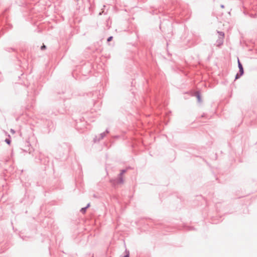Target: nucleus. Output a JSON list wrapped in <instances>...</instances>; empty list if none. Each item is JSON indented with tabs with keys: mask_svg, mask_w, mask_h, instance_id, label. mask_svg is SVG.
Masks as SVG:
<instances>
[{
	"mask_svg": "<svg viewBox=\"0 0 257 257\" xmlns=\"http://www.w3.org/2000/svg\"><path fill=\"white\" fill-rule=\"evenodd\" d=\"M8 247V245L7 243L1 242L0 243V253L4 252Z\"/></svg>",
	"mask_w": 257,
	"mask_h": 257,
	"instance_id": "1",
	"label": "nucleus"
},
{
	"mask_svg": "<svg viewBox=\"0 0 257 257\" xmlns=\"http://www.w3.org/2000/svg\"><path fill=\"white\" fill-rule=\"evenodd\" d=\"M105 133L103 132L100 134V137L97 139L96 137L94 138L93 141L96 143L97 142H99L101 140L103 139L104 137L105 136Z\"/></svg>",
	"mask_w": 257,
	"mask_h": 257,
	"instance_id": "2",
	"label": "nucleus"
},
{
	"mask_svg": "<svg viewBox=\"0 0 257 257\" xmlns=\"http://www.w3.org/2000/svg\"><path fill=\"white\" fill-rule=\"evenodd\" d=\"M238 67L239 68V72L240 73V75H243L244 73L243 68L242 65L238 59Z\"/></svg>",
	"mask_w": 257,
	"mask_h": 257,
	"instance_id": "3",
	"label": "nucleus"
},
{
	"mask_svg": "<svg viewBox=\"0 0 257 257\" xmlns=\"http://www.w3.org/2000/svg\"><path fill=\"white\" fill-rule=\"evenodd\" d=\"M115 181L116 182V183L122 184L123 183L122 176H119V175H118V178L115 180Z\"/></svg>",
	"mask_w": 257,
	"mask_h": 257,
	"instance_id": "4",
	"label": "nucleus"
},
{
	"mask_svg": "<svg viewBox=\"0 0 257 257\" xmlns=\"http://www.w3.org/2000/svg\"><path fill=\"white\" fill-rule=\"evenodd\" d=\"M195 96L197 97V100L199 102H201L202 101L201 95L199 91H196L195 93Z\"/></svg>",
	"mask_w": 257,
	"mask_h": 257,
	"instance_id": "5",
	"label": "nucleus"
},
{
	"mask_svg": "<svg viewBox=\"0 0 257 257\" xmlns=\"http://www.w3.org/2000/svg\"><path fill=\"white\" fill-rule=\"evenodd\" d=\"M223 39H224V38H221L218 37V39L216 41L217 45L218 46H219L223 44Z\"/></svg>",
	"mask_w": 257,
	"mask_h": 257,
	"instance_id": "6",
	"label": "nucleus"
},
{
	"mask_svg": "<svg viewBox=\"0 0 257 257\" xmlns=\"http://www.w3.org/2000/svg\"><path fill=\"white\" fill-rule=\"evenodd\" d=\"M217 33L219 34V36L218 37H220L221 38H224V33L223 32L217 31Z\"/></svg>",
	"mask_w": 257,
	"mask_h": 257,
	"instance_id": "7",
	"label": "nucleus"
},
{
	"mask_svg": "<svg viewBox=\"0 0 257 257\" xmlns=\"http://www.w3.org/2000/svg\"><path fill=\"white\" fill-rule=\"evenodd\" d=\"M185 227H186V229L187 230H192L194 229V228L193 227L190 226H186Z\"/></svg>",
	"mask_w": 257,
	"mask_h": 257,
	"instance_id": "8",
	"label": "nucleus"
},
{
	"mask_svg": "<svg viewBox=\"0 0 257 257\" xmlns=\"http://www.w3.org/2000/svg\"><path fill=\"white\" fill-rule=\"evenodd\" d=\"M87 208L86 207H83L81 209L80 211L82 213H84L86 212Z\"/></svg>",
	"mask_w": 257,
	"mask_h": 257,
	"instance_id": "9",
	"label": "nucleus"
},
{
	"mask_svg": "<svg viewBox=\"0 0 257 257\" xmlns=\"http://www.w3.org/2000/svg\"><path fill=\"white\" fill-rule=\"evenodd\" d=\"M242 75H240V73H237L236 75H235V79H238L241 76H242Z\"/></svg>",
	"mask_w": 257,
	"mask_h": 257,
	"instance_id": "10",
	"label": "nucleus"
},
{
	"mask_svg": "<svg viewBox=\"0 0 257 257\" xmlns=\"http://www.w3.org/2000/svg\"><path fill=\"white\" fill-rule=\"evenodd\" d=\"M126 170H125V169H123V170H121L120 173L119 174V176H122V175H123V174L124 173H125V172H126Z\"/></svg>",
	"mask_w": 257,
	"mask_h": 257,
	"instance_id": "11",
	"label": "nucleus"
},
{
	"mask_svg": "<svg viewBox=\"0 0 257 257\" xmlns=\"http://www.w3.org/2000/svg\"><path fill=\"white\" fill-rule=\"evenodd\" d=\"M113 39V37L112 36H110L107 39V42H110Z\"/></svg>",
	"mask_w": 257,
	"mask_h": 257,
	"instance_id": "12",
	"label": "nucleus"
},
{
	"mask_svg": "<svg viewBox=\"0 0 257 257\" xmlns=\"http://www.w3.org/2000/svg\"><path fill=\"white\" fill-rule=\"evenodd\" d=\"M128 255V256H130V251L128 250H127L126 248H125V254H127Z\"/></svg>",
	"mask_w": 257,
	"mask_h": 257,
	"instance_id": "13",
	"label": "nucleus"
},
{
	"mask_svg": "<svg viewBox=\"0 0 257 257\" xmlns=\"http://www.w3.org/2000/svg\"><path fill=\"white\" fill-rule=\"evenodd\" d=\"M46 46L44 44L41 47V49L42 50H45V49H46Z\"/></svg>",
	"mask_w": 257,
	"mask_h": 257,
	"instance_id": "14",
	"label": "nucleus"
},
{
	"mask_svg": "<svg viewBox=\"0 0 257 257\" xmlns=\"http://www.w3.org/2000/svg\"><path fill=\"white\" fill-rule=\"evenodd\" d=\"M5 142H6L8 144H10V143H11V140H9V139H6Z\"/></svg>",
	"mask_w": 257,
	"mask_h": 257,
	"instance_id": "15",
	"label": "nucleus"
},
{
	"mask_svg": "<svg viewBox=\"0 0 257 257\" xmlns=\"http://www.w3.org/2000/svg\"><path fill=\"white\" fill-rule=\"evenodd\" d=\"M118 240H119V241H124V239H123V238H119V239H118Z\"/></svg>",
	"mask_w": 257,
	"mask_h": 257,
	"instance_id": "16",
	"label": "nucleus"
},
{
	"mask_svg": "<svg viewBox=\"0 0 257 257\" xmlns=\"http://www.w3.org/2000/svg\"><path fill=\"white\" fill-rule=\"evenodd\" d=\"M89 206H90V203H88L85 207H86V208H88Z\"/></svg>",
	"mask_w": 257,
	"mask_h": 257,
	"instance_id": "17",
	"label": "nucleus"
},
{
	"mask_svg": "<svg viewBox=\"0 0 257 257\" xmlns=\"http://www.w3.org/2000/svg\"><path fill=\"white\" fill-rule=\"evenodd\" d=\"M104 132L105 133V135H106V134H108L109 133V131L107 130H106L105 131V132Z\"/></svg>",
	"mask_w": 257,
	"mask_h": 257,
	"instance_id": "18",
	"label": "nucleus"
},
{
	"mask_svg": "<svg viewBox=\"0 0 257 257\" xmlns=\"http://www.w3.org/2000/svg\"><path fill=\"white\" fill-rule=\"evenodd\" d=\"M123 257H130V256H128V254H125Z\"/></svg>",
	"mask_w": 257,
	"mask_h": 257,
	"instance_id": "19",
	"label": "nucleus"
},
{
	"mask_svg": "<svg viewBox=\"0 0 257 257\" xmlns=\"http://www.w3.org/2000/svg\"><path fill=\"white\" fill-rule=\"evenodd\" d=\"M220 7H221V8H224V5H221L220 6Z\"/></svg>",
	"mask_w": 257,
	"mask_h": 257,
	"instance_id": "20",
	"label": "nucleus"
},
{
	"mask_svg": "<svg viewBox=\"0 0 257 257\" xmlns=\"http://www.w3.org/2000/svg\"><path fill=\"white\" fill-rule=\"evenodd\" d=\"M114 182H113V184H115V182H116V181H115V180H114Z\"/></svg>",
	"mask_w": 257,
	"mask_h": 257,
	"instance_id": "21",
	"label": "nucleus"
}]
</instances>
